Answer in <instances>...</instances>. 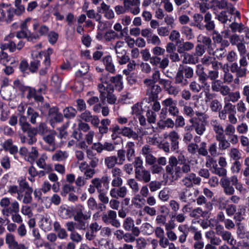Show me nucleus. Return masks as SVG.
Here are the masks:
<instances>
[{"mask_svg": "<svg viewBox=\"0 0 249 249\" xmlns=\"http://www.w3.org/2000/svg\"><path fill=\"white\" fill-rule=\"evenodd\" d=\"M147 185L151 192H154L161 188V183L159 181L154 180L149 182Z\"/></svg>", "mask_w": 249, "mask_h": 249, "instance_id": "338daca9", "label": "nucleus"}, {"mask_svg": "<svg viewBox=\"0 0 249 249\" xmlns=\"http://www.w3.org/2000/svg\"><path fill=\"white\" fill-rule=\"evenodd\" d=\"M125 153L128 161H131L135 157V143L132 142H129L125 145Z\"/></svg>", "mask_w": 249, "mask_h": 249, "instance_id": "412c9836", "label": "nucleus"}, {"mask_svg": "<svg viewBox=\"0 0 249 249\" xmlns=\"http://www.w3.org/2000/svg\"><path fill=\"white\" fill-rule=\"evenodd\" d=\"M137 180L135 178H130L127 179L126 181L127 185L134 194L138 193L140 191V186Z\"/></svg>", "mask_w": 249, "mask_h": 249, "instance_id": "473e14b6", "label": "nucleus"}, {"mask_svg": "<svg viewBox=\"0 0 249 249\" xmlns=\"http://www.w3.org/2000/svg\"><path fill=\"white\" fill-rule=\"evenodd\" d=\"M76 225V229L85 230L88 226L87 222L83 218L74 219Z\"/></svg>", "mask_w": 249, "mask_h": 249, "instance_id": "680f3d73", "label": "nucleus"}, {"mask_svg": "<svg viewBox=\"0 0 249 249\" xmlns=\"http://www.w3.org/2000/svg\"><path fill=\"white\" fill-rule=\"evenodd\" d=\"M195 45L194 43L186 41L180 44L178 47L177 51L178 53H181L184 52H188L194 49Z\"/></svg>", "mask_w": 249, "mask_h": 249, "instance_id": "2f4dec72", "label": "nucleus"}, {"mask_svg": "<svg viewBox=\"0 0 249 249\" xmlns=\"http://www.w3.org/2000/svg\"><path fill=\"white\" fill-rule=\"evenodd\" d=\"M161 91V88L158 85L155 84L151 87L146 89V95L151 100H154L158 97V95Z\"/></svg>", "mask_w": 249, "mask_h": 249, "instance_id": "aec40b11", "label": "nucleus"}, {"mask_svg": "<svg viewBox=\"0 0 249 249\" xmlns=\"http://www.w3.org/2000/svg\"><path fill=\"white\" fill-rule=\"evenodd\" d=\"M160 84L162 86L164 91L169 95L175 97L181 92L180 87L178 85H173L172 82L170 80H161Z\"/></svg>", "mask_w": 249, "mask_h": 249, "instance_id": "20e7f679", "label": "nucleus"}, {"mask_svg": "<svg viewBox=\"0 0 249 249\" xmlns=\"http://www.w3.org/2000/svg\"><path fill=\"white\" fill-rule=\"evenodd\" d=\"M142 231L146 235L151 234L154 231V228L149 223L146 222L142 224L141 226Z\"/></svg>", "mask_w": 249, "mask_h": 249, "instance_id": "bf43d9fd", "label": "nucleus"}, {"mask_svg": "<svg viewBox=\"0 0 249 249\" xmlns=\"http://www.w3.org/2000/svg\"><path fill=\"white\" fill-rule=\"evenodd\" d=\"M204 22L205 24H203L202 30L205 29L208 32H212L215 30V25L212 19V15L210 12H207L204 15Z\"/></svg>", "mask_w": 249, "mask_h": 249, "instance_id": "f8f14e48", "label": "nucleus"}, {"mask_svg": "<svg viewBox=\"0 0 249 249\" xmlns=\"http://www.w3.org/2000/svg\"><path fill=\"white\" fill-rule=\"evenodd\" d=\"M216 140L218 142V149L221 151L225 150L231 147L230 142L226 139V136L215 137Z\"/></svg>", "mask_w": 249, "mask_h": 249, "instance_id": "393cba45", "label": "nucleus"}, {"mask_svg": "<svg viewBox=\"0 0 249 249\" xmlns=\"http://www.w3.org/2000/svg\"><path fill=\"white\" fill-rule=\"evenodd\" d=\"M197 40L198 42L202 43V45H204L205 47L210 45L212 43V39L210 37L202 34H200L197 36Z\"/></svg>", "mask_w": 249, "mask_h": 249, "instance_id": "4d7b16f0", "label": "nucleus"}, {"mask_svg": "<svg viewBox=\"0 0 249 249\" xmlns=\"http://www.w3.org/2000/svg\"><path fill=\"white\" fill-rule=\"evenodd\" d=\"M21 3L22 0H15L14 5L16 8H14L9 7L10 12L12 18L15 14L19 16L22 15L25 12V7Z\"/></svg>", "mask_w": 249, "mask_h": 249, "instance_id": "4468645a", "label": "nucleus"}, {"mask_svg": "<svg viewBox=\"0 0 249 249\" xmlns=\"http://www.w3.org/2000/svg\"><path fill=\"white\" fill-rule=\"evenodd\" d=\"M174 83L176 85H181V86H186L188 84V81L185 78L180 66L175 77Z\"/></svg>", "mask_w": 249, "mask_h": 249, "instance_id": "4be33fe9", "label": "nucleus"}, {"mask_svg": "<svg viewBox=\"0 0 249 249\" xmlns=\"http://www.w3.org/2000/svg\"><path fill=\"white\" fill-rule=\"evenodd\" d=\"M194 22L191 24V26L196 27L200 30H202V28L203 27V23H202L204 17L200 14L195 13L193 16Z\"/></svg>", "mask_w": 249, "mask_h": 249, "instance_id": "cd10ccee", "label": "nucleus"}, {"mask_svg": "<svg viewBox=\"0 0 249 249\" xmlns=\"http://www.w3.org/2000/svg\"><path fill=\"white\" fill-rule=\"evenodd\" d=\"M48 115L50 118V124L53 128L57 123H61L63 120V115L59 112V109L56 107L50 108Z\"/></svg>", "mask_w": 249, "mask_h": 249, "instance_id": "39448f33", "label": "nucleus"}, {"mask_svg": "<svg viewBox=\"0 0 249 249\" xmlns=\"http://www.w3.org/2000/svg\"><path fill=\"white\" fill-rule=\"evenodd\" d=\"M56 132L54 131L50 130L49 133L43 136V140L48 143L52 148H49L48 150L53 151L55 149V137Z\"/></svg>", "mask_w": 249, "mask_h": 249, "instance_id": "2eb2a0df", "label": "nucleus"}, {"mask_svg": "<svg viewBox=\"0 0 249 249\" xmlns=\"http://www.w3.org/2000/svg\"><path fill=\"white\" fill-rule=\"evenodd\" d=\"M122 76L121 75H116L115 76H112L110 77V81L111 83L114 84L116 89H117L119 91H120L122 89L123 86V82L122 81Z\"/></svg>", "mask_w": 249, "mask_h": 249, "instance_id": "58836bf2", "label": "nucleus"}, {"mask_svg": "<svg viewBox=\"0 0 249 249\" xmlns=\"http://www.w3.org/2000/svg\"><path fill=\"white\" fill-rule=\"evenodd\" d=\"M128 193V190L126 186H121L112 188L110 192V196L114 198H124Z\"/></svg>", "mask_w": 249, "mask_h": 249, "instance_id": "6e6552de", "label": "nucleus"}, {"mask_svg": "<svg viewBox=\"0 0 249 249\" xmlns=\"http://www.w3.org/2000/svg\"><path fill=\"white\" fill-rule=\"evenodd\" d=\"M4 20L7 22H11L12 18L9 6L7 4L2 3L0 4V22Z\"/></svg>", "mask_w": 249, "mask_h": 249, "instance_id": "9b49d317", "label": "nucleus"}, {"mask_svg": "<svg viewBox=\"0 0 249 249\" xmlns=\"http://www.w3.org/2000/svg\"><path fill=\"white\" fill-rule=\"evenodd\" d=\"M91 184L96 188L98 193L104 192L109 187V177L107 175L101 178H95L91 181Z\"/></svg>", "mask_w": 249, "mask_h": 249, "instance_id": "7ed1b4c3", "label": "nucleus"}, {"mask_svg": "<svg viewBox=\"0 0 249 249\" xmlns=\"http://www.w3.org/2000/svg\"><path fill=\"white\" fill-rule=\"evenodd\" d=\"M178 197L180 201L185 203L194 202L192 196L191 189L184 188L178 194Z\"/></svg>", "mask_w": 249, "mask_h": 249, "instance_id": "a211bd4d", "label": "nucleus"}, {"mask_svg": "<svg viewBox=\"0 0 249 249\" xmlns=\"http://www.w3.org/2000/svg\"><path fill=\"white\" fill-rule=\"evenodd\" d=\"M168 137L171 142V149L173 152L177 151L179 148V136L175 131H171Z\"/></svg>", "mask_w": 249, "mask_h": 249, "instance_id": "ddd939ff", "label": "nucleus"}, {"mask_svg": "<svg viewBox=\"0 0 249 249\" xmlns=\"http://www.w3.org/2000/svg\"><path fill=\"white\" fill-rule=\"evenodd\" d=\"M223 108L219 111L218 117L220 120H225L227 118V114L234 112L236 111L235 106L229 102H224Z\"/></svg>", "mask_w": 249, "mask_h": 249, "instance_id": "1a4fd4ad", "label": "nucleus"}, {"mask_svg": "<svg viewBox=\"0 0 249 249\" xmlns=\"http://www.w3.org/2000/svg\"><path fill=\"white\" fill-rule=\"evenodd\" d=\"M236 226L237 236L241 239H243L244 236H245L247 231L245 224L242 223L237 222L236 223Z\"/></svg>", "mask_w": 249, "mask_h": 249, "instance_id": "4c0bfd02", "label": "nucleus"}, {"mask_svg": "<svg viewBox=\"0 0 249 249\" xmlns=\"http://www.w3.org/2000/svg\"><path fill=\"white\" fill-rule=\"evenodd\" d=\"M33 190H26L24 194H22V202L25 204H30L32 202V194Z\"/></svg>", "mask_w": 249, "mask_h": 249, "instance_id": "13d9d810", "label": "nucleus"}, {"mask_svg": "<svg viewBox=\"0 0 249 249\" xmlns=\"http://www.w3.org/2000/svg\"><path fill=\"white\" fill-rule=\"evenodd\" d=\"M8 192L11 195L17 194V199L21 200L23 195L19 191V187L17 185H10L8 188Z\"/></svg>", "mask_w": 249, "mask_h": 249, "instance_id": "5fc2aeb1", "label": "nucleus"}, {"mask_svg": "<svg viewBox=\"0 0 249 249\" xmlns=\"http://www.w3.org/2000/svg\"><path fill=\"white\" fill-rule=\"evenodd\" d=\"M19 203L15 200L10 204V206L4 208L2 210V213L4 215L9 216L12 214L19 212Z\"/></svg>", "mask_w": 249, "mask_h": 249, "instance_id": "6ab92c4d", "label": "nucleus"}, {"mask_svg": "<svg viewBox=\"0 0 249 249\" xmlns=\"http://www.w3.org/2000/svg\"><path fill=\"white\" fill-rule=\"evenodd\" d=\"M109 130L112 132L111 138L113 141L119 138V135L121 134V128L117 124L112 125Z\"/></svg>", "mask_w": 249, "mask_h": 249, "instance_id": "de8ad7c7", "label": "nucleus"}, {"mask_svg": "<svg viewBox=\"0 0 249 249\" xmlns=\"http://www.w3.org/2000/svg\"><path fill=\"white\" fill-rule=\"evenodd\" d=\"M196 74L198 77V80L199 82L205 87L207 88L210 87V85L207 83V80L208 79V75L204 71L203 67L202 65L198 64L196 65Z\"/></svg>", "mask_w": 249, "mask_h": 249, "instance_id": "dca6fc26", "label": "nucleus"}, {"mask_svg": "<svg viewBox=\"0 0 249 249\" xmlns=\"http://www.w3.org/2000/svg\"><path fill=\"white\" fill-rule=\"evenodd\" d=\"M105 164L108 169L113 168L116 164L119 165L115 156L106 157L105 159Z\"/></svg>", "mask_w": 249, "mask_h": 249, "instance_id": "37998d69", "label": "nucleus"}, {"mask_svg": "<svg viewBox=\"0 0 249 249\" xmlns=\"http://www.w3.org/2000/svg\"><path fill=\"white\" fill-rule=\"evenodd\" d=\"M89 66L86 63H81V68L78 70L75 73L77 77H81L85 75L89 71Z\"/></svg>", "mask_w": 249, "mask_h": 249, "instance_id": "052dcab7", "label": "nucleus"}, {"mask_svg": "<svg viewBox=\"0 0 249 249\" xmlns=\"http://www.w3.org/2000/svg\"><path fill=\"white\" fill-rule=\"evenodd\" d=\"M104 38L106 42H110L116 39H120V36L114 31L110 30L105 33Z\"/></svg>", "mask_w": 249, "mask_h": 249, "instance_id": "a19ab883", "label": "nucleus"}, {"mask_svg": "<svg viewBox=\"0 0 249 249\" xmlns=\"http://www.w3.org/2000/svg\"><path fill=\"white\" fill-rule=\"evenodd\" d=\"M58 214L62 219H67L72 216V210L64 206H61L58 211Z\"/></svg>", "mask_w": 249, "mask_h": 249, "instance_id": "e433bc0d", "label": "nucleus"}, {"mask_svg": "<svg viewBox=\"0 0 249 249\" xmlns=\"http://www.w3.org/2000/svg\"><path fill=\"white\" fill-rule=\"evenodd\" d=\"M76 114L77 110L72 107H67L63 110L64 117L67 119L73 118Z\"/></svg>", "mask_w": 249, "mask_h": 249, "instance_id": "c03bdc74", "label": "nucleus"}, {"mask_svg": "<svg viewBox=\"0 0 249 249\" xmlns=\"http://www.w3.org/2000/svg\"><path fill=\"white\" fill-rule=\"evenodd\" d=\"M47 158V156L45 155H42L41 157L36 161V164L41 169H48V170L49 169L51 170V168L50 166L46 163L45 160Z\"/></svg>", "mask_w": 249, "mask_h": 249, "instance_id": "603ef678", "label": "nucleus"}, {"mask_svg": "<svg viewBox=\"0 0 249 249\" xmlns=\"http://www.w3.org/2000/svg\"><path fill=\"white\" fill-rule=\"evenodd\" d=\"M33 29L35 31H36L39 33V35L37 34L36 35H33L34 38L36 39L38 38L39 36L45 35L48 34L49 32V28L45 25L39 26V24L37 23H35L33 25Z\"/></svg>", "mask_w": 249, "mask_h": 249, "instance_id": "b1692460", "label": "nucleus"}, {"mask_svg": "<svg viewBox=\"0 0 249 249\" xmlns=\"http://www.w3.org/2000/svg\"><path fill=\"white\" fill-rule=\"evenodd\" d=\"M146 41L148 44L154 46H160L161 44L160 38L155 34H153L149 38H147Z\"/></svg>", "mask_w": 249, "mask_h": 249, "instance_id": "0e129e2a", "label": "nucleus"}, {"mask_svg": "<svg viewBox=\"0 0 249 249\" xmlns=\"http://www.w3.org/2000/svg\"><path fill=\"white\" fill-rule=\"evenodd\" d=\"M13 59L7 53L2 50L0 52V63L4 65L13 63Z\"/></svg>", "mask_w": 249, "mask_h": 249, "instance_id": "ea45409f", "label": "nucleus"}, {"mask_svg": "<svg viewBox=\"0 0 249 249\" xmlns=\"http://www.w3.org/2000/svg\"><path fill=\"white\" fill-rule=\"evenodd\" d=\"M102 220L104 223L111 224L116 228H119L121 226L120 222L117 219V213L112 210L102 214Z\"/></svg>", "mask_w": 249, "mask_h": 249, "instance_id": "f03ea898", "label": "nucleus"}, {"mask_svg": "<svg viewBox=\"0 0 249 249\" xmlns=\"http://www.w3.org/2000/svg\"><path fill=\"white\" fill-rule=\"evenodd\" d=\"M229 155L231 159L234 161L239 160L241 158V153L237 148H231L229 153Z\"/></svg>", "mask_w": 249, "mask_h": 249, "instance_id": "49530a36", "label": "nucleus"}, {"mask_svg": "<svg viewBox=\"0 0 249 249\" xmlns=\"http://www.w3.org/2000/svg\"><path fill=\"white\" fill-rule=\"evenodd\" d=\"M189 122L192 124L193 129L197 135L201 136L204 134L206 129L207 121H201V119L195 117L190 119Z\"/></svg>", "mask_w": 249, "mask_h": 249, "instance_id": "423d86ee", "label": "nucleus"}, {"mask_svg": "<svg viewBox=\"0 0 249 249\" xmlns=\"http://www.w3.org/2000/svg\"><path fill=\"white\" fill-rule=\"evenodd\" d=\"M37 133L43 136L49 132L47 125L45 123H40L36 128Z\"/></svg>", "mask_w": 249, "mask_h": 249, "instance_id": "6e6d98bb", "label": "nucleus"}, {"mask_svg": "<svg viewBox=\"0 0 249 249\" xmlns=\"http://www.w3.org/2000/svg\"><path fill=\"white\" fill-rule=\"evenodd\" d=\"M158 197L162 201H167L170 198L168 189L164 188L159 193Z\"/></svg>", "mask_w": 249, "mask_h": 249, "instance_id": "69168bd1", "label": "nucleus"}, {"mask_svg": "<svg viewBox=\"0 0 249 249\" xmlns=\"http://www.w3.org/2000/svg\"><path fill=\"white\" fill-rule=\"evenodd\" d=\"M181 70L183 74H184L185 78L186 79L192 78L194 76V70L193 69L188 66H184L181 67Z\"/></svg>", "mask_w": 249, "mask_h": 249, "instance_id": "864d4df0", "label": "nucleus"}, {"mask_svg": "<svg viewBox=\"0 0 249 249\" xmlns=\"http://www.w3.org/2000/svg\"><path fill=\"white\" fill-rule=\"evenodd\" d=\"M240 98V93L239 91L230 92L228 94V97L224 98V102H231L235 103Z\"/></svg>", "mask_w": 249, "mask_h": 249, "instance_id": "a18cd8bd", "label": "nucleus"}, {"mask_svg": "<svg viewBox=\"0 0 249 249\" xmlns=\"http://www.w3.org/2000/svg\"><path fill=\"white\" fill-rule=\"evenodd\" d=\"M175 5L178 7V11L183 12L190 7V3L188 0H174Z\"/></svg>", "mask_w": 249, "mask_h": 249, "instance_id": "c9c22d12", "label": "nucleus"}, {"mask_svg": "<svg viewBox=\"0 0 249 249\" xmlns=\"http://www.w3.org/2000/svg\"><path fill=\"white\" fill-rule=\"evenodd\" d=\"M230 27L231 28L232 32L233 33L236 32L242 33L243 31L248 30V28L245 27L242 23L238 24L236 22H233L230 25Z\"/></svg>", "mask_w": 249, "mask_h": 249, "instance_id": "3c124183", "label": "nucleus"}, {"mask_svg": "<svg viewBox=\"0 0 249 249\" xmlns=\"http://www.w3.org/2000/svg\"><path fill=\"white\" fill-rule=\"evenodd\" d=\"M134 220L130 217L126 218L123 222V228L126 231H130L131 229L134 227Z\"/></svg>", "mask_w": 249, "mask_h": 249, "instance_id": "e2e57ef3", "label": "nucleus"}, {"mask_svg": "<svg viewBox=\"0 0 249 249\" xmlns=\"http://www.w3.org/2000/svg\"><path fill=\"white\" fill-rule=\"evenodd\" d=\"M103 62L105 65L107 71L111 73H114L115 72V66L112 63V57L110 55H108L104 57Z\"/></svg>", "mask_w": 249, "mask_h": 249, "instance_id": "a878e982", "label": "nucleus"}, {"mask_svg": "<svg viewBox=\"0 0 249 249\" xmlns=\"http://www.w3.org/2000/svg\"><path fill=\"white\" fill-rule=\"evenodd\" d=\"M237 180V177L235 175L230 178L225 177L220 179V185L226 195L231 196L234 194L235 190L233 186L236 184Z\"/></svg>", "mask_w": 249, "mask_h": 249, "instance_id": "f257e3e1", "label": "nucleus"}, {"mask_svg": "<svg viewBox=\"0 0 249 249\" xmlns=\"http://www.w3.org/2000/svg\"><path fill=\"white\" fill-rule=\"evenodd\" d=\"M213 173L219 177H227L226 176L227 171L225 168L221 166L218 167L217 164L214 165Z\"/></svg>", "mask_w": 249, "mask_h": 249, "instance_id": "8fccbe9b", "label": "nucleus"}, {"mask_svg": "<svg viewBox=\"0 0 249 249\" xmlns=\"http://www.w3.org/2000/svg\"><path fill=\"white\" fill-rule=\"evenodd\" d=\"M72 210L75 213L73 219L83 218L84 220H88L90 217V216L83 213L84 207L80 204L76 205Z\"/></svg>", "mask_w": 249, "mask_h": 249, "instance_id": "5701e85b", "label": "nucleus"}, {"mask_svg": "<svg viewBox=\"0 0 249 249\" xmlns=\"http://www.w3.org/2000/svg\"><path fill=\"white\" fill-rule=\"evenodd\" d=\"M210 124L215 134V138L224 136V128L221 123L216 119L211 121Z\"/></svg>", "mask_w": 249, "mask_h": 249, "instance_id": "f3484780", "label": "nucleus"}, {"mask_svg": "<svg viewBox=\"0 0 249 249\" xmlns=\"http://www.w3.org/2000/svg\"><path fill=\"white\" fill-rule=\"evenodd\" d=\"M6 43H1L0 45V48L2 50H5L8 49L10 52H14L17 49L16 40L7 41Z\"/></svg>", "mask_w": 249, "mask_h": 249, "instance_id": "7c9ffc66", "label": "nucleus"}, {"mask_svg": "<svg viewBox=\"0 0 249 249\" xmlns=\"http://www.w3.org/2000/svg\"><path fill=\"white\" fill-rule=\"evenodd\" d=\"M121 135L128 138H132L137 140L138 138V135L130 127H123L121 128Z\"/></svg>", "mask_w": 249, "mask_h": 249, "instance_id": "c85d7f7f", "label": "nucleus"}, {"mask_svg": "<svg viewBox=\"0 0 249 249\" xmlns=\"http://www.w3.org/2000/svg\"><path fill=\"white\" fill-rule=\"evenodd\" d=\"M181 33L184 35L186 38L191 40L195 37L193 30L188 26H184L181 28Z\"/></svg>", "mask_w": 249, "mask_h": 249, "instance_id": "09e8293b", "label": "nucleus"}, {"mask_svg": "<svg viewBox=\"0 0 249 249\" xmlns=\"http://www.w3.org/2000/svg\"><path fill=\"white\" fill-rule=\"evenodd\" d=\"M222 241H224L229 245H233V242H236L234 237L231 233L229 231L225 230L223 233L220 235Z\"/></svg>", "mask_w": 249, "mask_h": 249, "instance_id": "72a5a7b5", "label": "nucleus"}, {"mask_svg": "<svg viewBox=\"0 0 249 249\" xmlns=\"http://www.w3.org/2000/svg\"><path fill=\"white\" fill-rule=\"evenodd\" d=\"M182 63L184 64H196L198 62V58L192 54L185 53L182 55Z\"/></svg>", "mask_w": 249, "mask_h": 249, "instance_id": "bb28decb", "label": "nucleus"}, {"mask_svg": "<svg viewBox=\"0 0 249 249\" xmlns=\"http://www.w3.org/2000/svg\"><path fill=\"white\" fill-rule=\"evenodd\" d=\"M135 241L136 242L135 247L137 249H145L147 245V242L144 238L141 237L136 238V240H135Z\"/></svg>", "mask_w": 249, "mask_h": 249, "instance_id": "774afa93", "label": "nucleus"}, {"mask_svg": "<svg viewBox=\"0 0 249 249\" xmlns=\"http://www.w3.org/2000/svg\"><path fill=\"white\" fill-rule=\"evenodd\" d=\"M19 124L23 132H26L31 127V124L27 122L26 117L21 116L18 120Z\"/></svg>", "mask_w": 249, "mask_h": 249, "instance_id": "79ce46f5", "label": "nucleus"}, {"mask_svg": "<svg viewBox=\"0 0 249 249\" xmlns=\"http://www.w3.org/2000/svg\"><path fill=\"white\" fill-rule=\"evenodd\" d=\"M135 178L137 180L146 183L151 180V175L149 170L142 168L135 170Z\"/></svg>", "mask_w": 249, "mask_h": 249, "instance_id": "0eeeda50", "label": "nucleus"}, {"mask_svg": "<svg viewBox=\"0 0 249 249\" xmlns=\"http://www.w3.org/2000/svg\"><path fill=\"white\" fill-rule=\"evenodd\" d=\"M202 64L205 66H209L212 65L213 69H216L217 68V65H220V67L222 66V63L218 62L216 60L215 57L211 56V55H204L200 60Z\"/></svg>", "mask_w": 249, "mask_h": 249, "instance_id": "9d476101", "label": "nucleus"}, {"mask_svg": "<svg viewBox=\"0 0 249 249\" xmlns=\"http://www.w3.org/2000/svg\"><path fill=\"white\" fill-rule=\"evenodd\" d=\"M68 157V153L66 151L57 150L52 156V159L53 161H62L65 160Z\"/></svg>", "mask_w": 249, "mask_h": 249, "instance_id": "f704fd0d", "label": "nucleus"}, {"mask_svg": "<svg viewBox=\"0 0 249 249\" xmlns=\"http://www.w3.org/2000/svg\"><path fill=\"white\" fill-rule=\"evenodd\" d=\"M190 217L196 219H198L200 217L207 218L208 212H203L200 208H196L193 210L190 213Z\"/></svg>", "mask_w": 249, "mask_h": 249, "instance_id": "c756f323", "label": "nucleus"}]
</instances>
